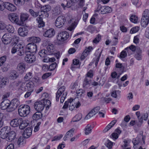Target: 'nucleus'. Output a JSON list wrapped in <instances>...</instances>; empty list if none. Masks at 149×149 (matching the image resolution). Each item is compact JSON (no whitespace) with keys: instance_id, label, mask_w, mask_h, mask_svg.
Here are the masks:
<instances>
[{"instance_id":"1","label":"nucleus","mask_w":149,"mask_h":149,"mask_svg":"<svg viewBox=\"0 0 149 149\" xmlns=\"http://www.w3.org/2000/svg\"><path fill=\"white\" fill-rule=\"evenodd\" d=\"M67 95V92L65 91V87L63 86L61 87L58 89L56 93V100L58 101L60 96H61L60 99L61 103H63Z\"/></svg>"},{"instance_id":"2","label":"nucleus","mask_w":149,"mask_h":149,"mask_svg":"<svg viewBox=\"0 0 149 149\" xmlns=\"http://www.w3.org/2000/svg\"><path fill=\"white\" fill-rule=\"evenodd\" d=\"M30 111V108L27 105L20 106L18 109L19 114L21 117L26 116L29 113Z\"/></svg>"},{"instance_id":"3","label":"nucleus","mask_w":149,"mask_h":149,"mask_svg":"<svg viewBox=\"0 0 149 149\" xmlns=\"http://www.w3.org/2000/svg\"><path fill=\"white\" fill-rule=\"evenodd\" d=\"M43 46L47 47V49L49 55L52 54L54 52L55 49L52 43L49 40H45L43 43Z\"/></svg>"},{"instance_id":"4","label":"nucleus","mask_w":149,"mask_h":149,"mask_svg":"<svg viewBox=\"0 0 149 149\" xmlns=\"http://www.w3.org/2000/svg\"><path fill=\"white\" fill-rule=\"evenodd\" d=\"M112 11L111 8L109 6H98L97 9L95 11V12H99L102 14H104L111 12Z\"/></svg>"},{"instance_id":"5","label":"nucleus","mask_w":149,"mask_h":149,"mask_svg":"<svg viewBox=\"0 0 149 149\" xmlns=\"http://www.w3.org/2000/svg\"><path fill=\"white\" fill-rule=\"evenodd\" d=\"M25 84L24 83H22L21 85L20 88L23 91H25L26 90L31 91L33 90V88L34 87V84L32 81H29L26 83V86L24 87V85Z\"/></svg>"},{"instance_id":"6","label":"nucleus","mask_w":149,"mask_h":149,"mask_svg":"<svg viewBox=\"0 0 149 149\" xmlns=\"http://www.w3.org/2000/svg\"><path fill=\"white\" fill-rule=\"evenodd\" d=\"M66 21V19L64 16H60L56 19L55 22V25L58 28H61L64 25Z\"/></svg>"},{"instance_id":"7","label":"nucleus","mask_w":149,"mask_h":149,"mask_svg":"<svg viewBox=\"0 0 149 149\" xmlns=\"http://www.w3.org/2000/svg\"><path fill=\"white\" fill-rule=\"evenodd\" d=\"M69 37V34L67 32H61L58 34L57 39L58 41H63L68 39Z\"/></svg>"},{"instance_id":"8","label":"nucleus","mask_w":149,"mask_h":149,"mask_svg":"<svg viewBox=\"0 0 149 149\" xmlns=\"http://www.w3.org/2000/svg\"><path fill=\"white\" fill-rule=\"evenodd\" d=\"M26 51L31 53H36L37 50V46L34 43H29L26 46Z\"/></svg>"},{"instance_id":"9","label":"nucleus","mask_w":149,"mask_h":149,"mask_svg":"<svg viewBox=\"0 0 149 149\" xmlns=\"http://www.w3.org/2000/svg\"><path fill=\"white\" fill-rule=\"evenodd\" d=\"M19 104V102L18 99L15 98L13 100L9 103V111H12L15 110Z\"/></svg>"},{"instance_id":"10","label":"nucleus","mask_w":149,"mask_h":149,"mask_svg":"<svg viewBox=\"0 0 149 149\" xmlns=\"http://www.w3.org/2000/svg\"><path fill=\"white\" fill-rule=\"evenodd\" d=\"M68 102L70 103L69 109L71 111L73 110L75 107L79 108L81 105L80 102H78L77 103H76L75 102V100L72 98L69 99Z\"/></svg>"},{"instance_id":"11","label":"nucleus","mask_w":149,"mask_h":149,"mask_svg":"<svg viewBox=\"0 0 149 149\" xmlns=\"http://www.w3.org/2000/svg\"><path fill=\"white\" fill-rule=\"evenodd\" d=\"M44 102L42 101L36 102L34 104V108L38 111L41 112L44 108Z\"/></svg>"},{"instance_id":"12","label":"nucleus","mask_w":149,"mask_h":149,"mask_svg":"<svg viewBox=\"0 0 149 149\" xmlns=\"http://www.w3.org/2000/svg\"><path fill=\"white\" fill-rule=\"evenodd\" d=\"M2 40L3 42L5 44L10 43L12 40L11 34L8 33H5L3 36Z\"/></svg>"},{"instance_id":"13","label":"nucleus","mask_w":149,"mask_h":149,"mask_svg":"<svg viewBox=\"0 0 149 149\" xmlns=\"http://www.w3.org/2000/svg\"><path fill=\"white\" fill-rule=\"evenodd\" d=\"M8 18L12 22L16 23L18 25L21 26L22 24L18 21V16L16 14H14L9 16Z\"/></svg>"},{"instance_id":"14","label":"nucleus","mask_w":149,"mask_h":149,"mask_svg":"<svg viewBox=\"0 0 149 149\" xmlns=\"http://www.w3.org/2000/svg\"><path fill=\"white\" fill-rule=\"evenodd\" d=\"M26 62L28 63H32L34 62L36 60L35 56L31 54H26L24 58Z\"/></svg>"},{"instance_id":"15","label":"nucleus","mask_w":149,"mask_h":149,"mask_svg":"<svg viewBox=\"0 0 149 149\" xmlns=\"http://www.w3.org/2000/svg\"><path fill=\"white\" fill-rule=\"evenodd\" d=\"M18 34L21 36L25 37L28 34V31L27 29L24 27L19 28L18 30Z\"/></svg>"},{"instance_id":"16","label":"nucleus","mask_w":149,"mask_h":149,"mask_svg":"<svg viewBox=\"0 0 149 149\" xmlns=\"http://www.w3.org/2000/svg\"><path fill=\"white\" fill-rule=\"evenodd\" d=\"M4 8L11 11H14L16 9V7L13 4L8 2L4 3Z\"/></svg>"},{"instance_id":"17","label":"nucleus","mask_w":149,"mask_h":149,"mask_svg":"<svg viewBox=\"0 0 149 149\" xmlns=\"http://www.w3.org/2000/svg\"><path fill=\"white\" fill-rule=\"evenodd\" d=\"M22 119L21 118H17L13 119L11 120L10 122V125L13 127H16L19 125L22 122Z\"/></svg>"},{"instance_id":"18","label":"nucleus","mask_w":149,"mask_h":149,"mask_svg":"<svg viewBox=\"0 0 149 149\" xmlns=\"http://www.w3.org/2000/svg\"><path fill=\"white\" fill-rule=\"evenodd\" d=\"M10 104L8 102L7 100H4L1 102L0 105V107L2 110L7 109L9 111H9Z\"/></svg>"},{"instance_id":"19","label":"nucleus","mask_w":149,"mask_h":149,"mask_svg":"<svg viewBox=\"0 0 149 149\" xmlns=\"http://www.w3.org/2000/svg\"><path fill=\"white\" fill-rule=\"evenodd\" d=\"M55 32L53 29H50L47 31L44 34V36L48 38H51L55 34Z\"/></svg>"},{"instance_id":"20","label":"nucleus","mask_w":149,"mask_h":149,"mask_svg":"<svg viewBox=\"0 0 149 149\" xmlns=\"http://www.w3.org/2000/svg\"><path fill=\"white\" fill-rule=\"evenodd\" d=\"M32 132V129L30 127H28L24 131L23 135L25 138H28L31 135Z\"/></svg>"},{"instance_id":"21","label":"nucleus","mask_w":149,"mask_h":149,"mask_svg":"<svg viewBox=\"0 0 149 149\" xmlns=\"http://www.w3.org/2000/svg\"><path fill=\"white\" fill-rule=\"evenodd\" d=\"M91 84V79L85 77L83 82V87L85 88H87Z\"/></svg>"},{"instance_id":"22","label":"nucleus","mask_w":149,"mask_h":149,"mask_svg":"<svg viewBox=\"0 0 149 149\" xmlns=\"http://www.w3.org/2000/svg\"><path fill=\"white\" fill-rule=\"evenodd\" d=\"M15 132L12 131L9 132L7 135L6 140L9 141H11L15 139Z\"/></svg>"},{"instance_id":"23","label":"nucleus","mask_w":149,"mask_h":149,"mask_svg":"<svg viewBox=\"0 0 149 149\" xmlns=\"http://www.w3.org/2000/svg\"><path fill=\"white\" fill-rule=\"evenodd\" d=\"M74 131V130L73 129H72L68 131L63 137L64 140L65 141L72 137L73 136Z\"/></svg>"},{"instance_id":"24","label":"nucleus","mask_w":149,"mask_h":149,"mask_svg":"<svg viewBox=\"0 0 149 149\" xmlns=\"http://www.w3.org/2000/svg\"><path fill=\"white\" fill-rule=\"evenodd\" d=\"M117 122V120H114L111 121L104 128L103 131L104 132H106L109 130Z\"/></svg>"},{"instance_id":"25","label":"nucleus","mask_w":149,"mask_h":149,"mask_svg":"<svg viewBox=\"0 0 149 149\" xmlns=\"http://www.w3.org/2000/svg\"><path fill=\"white\" fill-rule=\"evenodd\" d=\"M142 51L140 48H137V52L134 56L135 58L138 60H140L142 59Z\"/></svg>"},{"instance_id":"26","label":"nucleus","mask_w":149,"mask_h":149,"mask_svg":"<svg viewBox=\"0 0 149 149\" xmlns=\"http://www.w3.org/2000/svg\"><path fill=\"white\" fill-rule=\"evenodd\" d=\"M25 65L23 63H19L17 67V69L19 72L21 74L25 70Z\"/></svg>"},{"instance_id":"27","label":"nucleus","mask_w":149,"mask_h":149,"mask_svg":"<svg viewBox=\"0 0 149 149\" xmlns=\"http://www.w3.org/2000/svg\"><path fill=\"white\" fill-rule=\"evenodd\" d=\"M149 23V18L142 17L141 23L142 26L146 27Z\"/></svg>"},{"instance_id":"28","label":"nucleus","mask_w":149,"mask_h":149,"mask_svg":"<svg viewBox=\"0 0 149 149\" xmlns=\"http://www.w3.org/2000/svg\"><path fill=\"white\" fill-rule=\"evenodd\" d=\"M17 54L19 56L23 55L24 54V47L20 44H19V47Z\"/></svg>"},{"instance_id":"29","label":"nucleus","mask_w":149,"mask_h":149,"mask_svg":"<svg viewBox=\"0 0 149 149\" xmlns=\"http://www.w3.org/2000/svg\"><path fill=\"white\" fill-rule=\"evenodd\" d=\"M28 41L30 42L39 43L40 41V39L38 37H31L28 38Z\"/></svg>"},{"instance_id":"30","label":"nucleus","mask_w":149,"mask_h":149,"mask_svg":"<svg viewBox=\"0 0 149 149\" xmlns=\"http://www.w3.org/2000/svg\"><path fill=\"white\" fill-rule=\"evenodd\" d=\"M42 117V114L41 112L38 111L33 114L32 118L33 120H38L41 119Z\"/></svg>"},{"instance_id":"31","label":"nucleus","mask_w":149,"mask_h":149,"mask_svg":"<svg viewBox=\"0 0 149 149\" xmlns=\"http://www.w3.org/2000/svg\"><path fill=\"white\" fill-rule=\"evenodd\" d=\"M29 122L28 120H22V122L19 125V128L22 130L23 129L28 125Z\"/></svg>"},{"instance_id":"32","label":"nucleus","mask_w":149,"mask_h":149,"mask_svg":"<svg viewBox=\"0 0 149 149\" xmlns=\"http://www.w3.org/2000/svg\"><path fill=\"white\" fill-rule=\"evenodd\" d=\"M29 17V15L27 13L21 14L20 15V22L23 24V22L27 20Z\"/></svg>"},{"instance_id":"33","label":"nucleus","mask_w":149,"mask_h":149,"mask_svg":"<svg viewBox=\"0 0 149 149\" xmlns=\"http://www.w3.org/2000/svg\"><path fill=\"white\" fill-rule=\"evenodd\" d=\"M92 129L93 127L90 124H88L86 126L84 130L85 134L87 135L91 133Z\"/></svg>"},{"instance_id":"34","label":"nucleus","mask_w":149,"mask_h":149,"mask_svg":"<svg viewBox=\"0 0 149 149\" xmlns=\"http://www.w3.org/2000/svg\"><path fill=\"white\" fill-rule=\"evenodd\" d=\"M36 20L38 23V26L39 28H41L44 26L45 23L43 21L42 17H38L36 19Z\"/></svg>"},{"instance_id":"35","label":"nucleus","mask_w":149,"mask_h":149,"mask_svg":"<svg viewBox=\"0 0 149 149\" xmlns=\"http://www.w3.org/2000/svg\"><path fill=\"white\" fill-rule=\"evenodd\" d=\"M148 115L147 113H146L143 114L141 115L140 118H139V122L141 124L143 123V120H146L148 119Z\"/></svg>"},{"instance_id":"36","label":"nucleus","mask_w":149,"mask_h":149,"mask_svg":"<svg viewBox=\"0 0 149 149\" xmlns=\"http://www.w3.org/2000/svg\"><path fill=\"white\" fill-rule=\"evenodd\" d=\"M33 77L32 72H29L26 73L24 77V79L25 81H28L31 79Z\"/></svg>"},{"instance_id":"37","label":"nucleus","mask_w":149,"mask_h":149,"mask_svg":"<svg viewBox=\"0 0 149 149\" xmlns=\"http://www.w3.org/2000/svg\"><path fill=\"white\" fill-rule=\"evenodd\" d=\"M51 8V6L48 5H45L41 7V12H48L50 10Z\"/></svg>"},{"instance_id":"38","label":"nucleus","mask_w":149,"mask_h":149,"mask_svg":"<svg viewBox=\"0 0 149 149\" xmlns=\"http://www.w3.org/2000/svg\"><path fill=\"white\" fill-rule=\"evenodd\" d=\"M96 113L93 111V110H91L89 113L86 115L85 118V119L88 120L90 119L91 117L95 115Z\"/></svg>"},{"instance_id":"39","label":"nucleus","mask_w":149,"mask_h":149,"mask_svg":"<svg viewBox=\"0 0 149 149\" xmlns=\"http://www.w3.org/2000/svg\"><path fill=\"white\" fill-rule=\"evenodd\" d=\"M101 54V52H99L98 51H96L95 53V55L96 56V59L95 63L96 66L97 65Z\"/></svg>"},{"instance_id":"40","label":"nucleus","mask_w":149,"mask_h":149,"mask_svg":"<svg viewBox=\"0 0 149 149\" xmlns=\"http://www.w3.org/2000/svg\"><path fill=\"white\" fill-rule=\"evenodd\" d=\"M47 54V51L45 49H42L40 50L39 53V54L40 57L42 58H45Z\"/></svg>"},{"instance_id":"41","label":"nucleus","mask_w":149,"mask_h":149,"mask_svg":"<svg viewBox=\"0 0 149 149\" xmlns=\"http://www.w3.org/2000/svg\"><path fill=\"white\" fill-rule=\"evenodd\" d=\"M5 29L7 31L10 33H13L14 32V28L11 25L8 24V25L6 24V27Z\"/></svg>"},{"instance_id":"42","label":"nucleus","mask_w":149,"mask_h":149,"mask_svg":"<svg viewBox=\"0 0 149 149\" xmlns=\"http://www.w3.org/2000/svg\"><path fill=\"white\" fill-rule=\"evenodd\" d=\"M42 102H44V103H44V107H46V109L47 110H48L49 108V107L51 106V103L50 101L47 99L42 101Z\"/></svg>"},{"instance_id":"43","label":"nucleus","mask_w":149,"mask_h":149,"mask_svg":"<svg viewBox=\"0 0 149 149\" xmlns=\"http://www.w3.org/2000/svg\"><path fill=\"white\" fill-rule=\"evenodd\" d=\"M25 143V141L23 137H20L18 139L17 143L19 147L23 145Z\"/></svg>"},{"instance_id":"44","label":"nucleus","mask_w":149,"mask_h":149,"mask_svg":"<svg viewBox=\"0 0 149 149\" xmlns=\"http://www.w3.org/2000/svg\"><path fill=\"white\" fill-rule=\"evenodd\" d=\"M14 3L18 6H21L24 4V0H13Z\"/></svg>"},{"instance_id":"45","label":"nucleus","mask_w":149,"mask_h":149,"mask_svg":"<svg viewBox=\"0 0 149 149\" xmlns=\"http://www.w3.org/2000/svg\"><path fill=\"white\" fill-rule=\"evenodd\" d=\"M9 127H3L1 129L0 131V133L8 134L9 133Z\"/></svg>"},{"instance_id":"46","label":"nucleus","mask_w":149,"mask_h":149,"mask_svg":"<svg viewBox=\"0 0 149 149\" xmlns=\"http://www.w3.org/2000/svg\"><path fill=\"white\" fill-rule=\"evenodd\" d=\"M137 48H140L139 47H136L134 45H131L129 47H127L125 49L126 50L130 49L133 52L135 51L136 52H137Z\"/></svg>"},{"instance_id":"47","label":"nucleus","mask_w":149,"mask_h":149,"mask_svg":"<svg viewBox=\"0 0 149 149\" xmlns=\"http://www.w3.org/2000/svg\"><path fill=\"white\" fill-rule=\"evenodd\" d=\"M72 1L74 3H77L79 2V5L80 7H82L84 5V0H72Z\"/></svg>"},{"instance_id":"48","label":"nucleus","mask_w":149,"mask_h":149,"mask_svg":"<svg viewBox=\"0 0 149 149\" xmlns=\"http://www.w3.org/2000/svg\"><path fill=\"white\" fill-rule=\"evenodd\" d=\"M120 92L118 90L113 91L111 93V95L113 97L116 98L117 97V95H120Z\"/></svg>"},{"instance_id":"49","label":"nucleus","mask_w":149,"mask_h":149,"mask_svg":"<svg viewBox=\"0 0 149 149\" xmlns=\"http://www.w3.org/2000/svg\"><path fill=\"white\" fill-rule=\"evenodd\" d=\"M142 17L149 18V10H148L146 9L144 10Z\"/></svg>"},{"instance_id":"50","label":"nucleus","mask_w":149,"mask_h":149,"mask_svg":"<svg viewBox=\"0 0 149 149\" xmlns=\"http://www.w3.org/2000/svg\"><path fill=\"white\" fill-rule=\"evenodd\" d=\"M113 143L109 140H107L105 143V146L109 149H110L112 148Z\"/></svg>"},{"instance_id":"51","label":"nucleus","mask_w":149,"mask_h":149,"mask_svg":"<svg viewBox=\"0 0 149 149\" xmlns=\"http://www.w3.org/2000/svg\"><path fill=\"white\" fill-rule=\"evenodd\" d=\"M130 20L132 22L136 23L137 22L138 18L135 15H132L131 16Z\"/></svg>"},{"instance_id":"52","label":"nucleus","mask_w":149,"mask_h":149,"mask_svg":"<svg viewBox=\"0 0 149 149\" xmlns=\"http://www.w3.org/2000/svg\"><path fill=\"white\" fill-rule=\"evenodd\" d=\"M6 59V56H3L0 57V65L1 66L5 62Z\"/></svg>"},{"instance_id":"53","label":"nucleus","mask_w":149,"mask_h":149,"mask_svg":"<svg viewBox=\"0 0 149 149\" xmlns=\"http://www.w3.org/2000/svg\"><path fill=\"white\" fill-rule=\"evenodd\" d=\"M18 47L19 44H18L17 45L13 47L11 49V53L13 54H14L16 52L17 53Z\"/></svg>"},{"instance_id":"54","label":"nucleus","mask_w":149,"mask_h":149,"mask_svg":"<svg viewBox=\"0 0 149 149\" xmlns=\"http://www.w3.org/2000/svg\"><path fill=\"white\" fill-rule=\"evenodd\" d=\"M139 28L137 26H135L132 28L130 30V33L131 34L135 33L139 31Z\"/></svg>"},{"instance_id":"55","label":"nucleus","mask_w":149,"mask_h":149,"mask_svg":"<svg viewBox=\"0 0 149 149\" xmlns=\"http://www.w3.org/2000/svg\"><path fill=\"white\" fill-rule=\"evenodd\" d=\"M56 66L57 64L55 63L51 64L49 67V70L52 71L54 70L56 68Z\"/></svg>"},{"instance_id":"56","label":"nucleus","mask_w":149,"mask_h":149,"mask_svg":"<svg viewBox=\"0 0 149 149\" xmlns=\"http://www.w3.org/2000/svg\"><path fill=\"white\" fill-rule=\"evenodd\" d=\"M72 0H66L64 1V2L66 3V6L67 8H69L70 7L72 4Z\"/></svg>"},{"instance_id":"57","label":"nucleus","mask_w":149,"mask_h":149,"mask_svg":"<svg viewBox=\"0 0 149 149\" xmlns=\"http://www.w3.org/2000/svg\"><path fill=\"white\" fill-rule=\"evenodd\" d=\"M63 136L62 134H60L58 136H55L53 138L52 141H53L59 140L63 137Z\"/></svg>"},{"instance_id":"58","label":"nucleus","mask_w":149,"mask_h":149,"mask_svg":"<svg viewBox=\"0 0 149 149\" xmlns=\"http://www.w3.org/2000/svg\"><path fill=\"white\" fill-rule=\"evenodd\" d=\"M8 82V80L6 78H3L0 79V84L2 86L5 85Z\"/></svg>"},{"instance_id":"59","label":"nucleus","mask_w":149,"mask_h":149,"mask_svg":"<svg viewBox=\"0 0 149 149\" xmlns=\"http://www.w3.org/2000/svg\"><path fill=\"white\" fill-rule=\"evenodd\" d=\"M93 71L90 70L87 73L86 76L85 77H87L90 79L92 78L93 76Z\"/></svg>"},{"instance_id":"60","label":"nucleus","mask_w":149,"mask_h":149,"mask_svg":"<svg viewBox=\"0 0 149 149\" xmlns=\"http://www.w3.org/2000/svg\"><path fill=\"white\" fill-rule=\"evenodd\" d=\"M29 12L34 17H36L38 15V13L35 12L32 9L29 10Z\"/></svg>"},{"instance_id":"61","label":"nucleus","mask_w":149,"mask_h":149,"mask_svg":"<svg viewBox=\"0 0 149 149\" xmlns=\"http://www.w3.org/2000/svg\"><path fill=\"white\" fill-rule=\"evenodd\" d=\"M101 39V36L100 35L98 34L97 37L94 39L93 41L94 43H97L99 42V41Z\"/></svg>"},{"instance_id":"62","label":"nucleus","mask_w":149,"mask_h":149,"mask_svg":"<svg viewBox=\"0 0 149 149\" xmlns=\"http://www.w3.org/2000/svg\"><path fill=\"white\" fill-rule=\"evenodd\" d=\"M127 54L126 52L124 51H123L120 53V58H124L126 56Z\"/></svg>"},{"instance_id":"63","label":"nucleus","mask_w":149,"mask_h":149,"mask_svg":"<svg viewBox=\"0 0 149 149\" xmlns=\"http://www.w3.org/2000/svg\"><path fill=\"white\" fill-rule=\"evenodd\" d=\"M12 40L14 41L15 43H17L18 42L19 40V37L16 35H14L13 38H12Z\"/></svg>"},{"instance_id":"64","label":"nucleus","mask_w":149,"mask_h":149,"mask_svg":"<svg viewBox=\"0 0 149 149\" xmlns=\"http://www.w3.org/2000/svg\"><path fill=\"white\" fill-rule=\"evenodd\" d=\"M51 74L50 73H46L44 74L42 76V78L43 79H45L49 77Z\"/></svg>"}]
</instances>
